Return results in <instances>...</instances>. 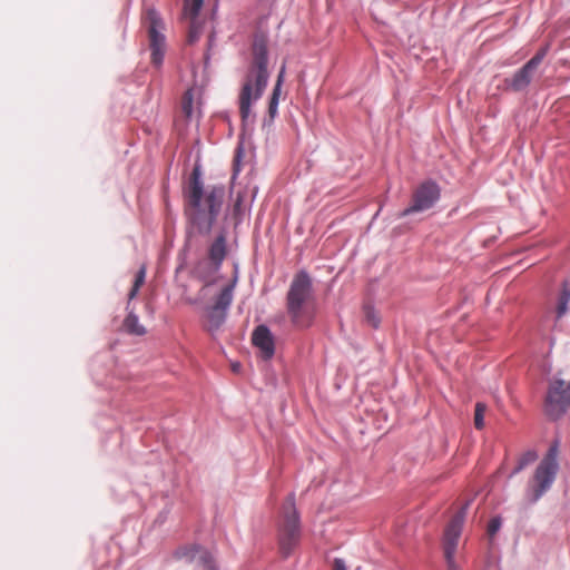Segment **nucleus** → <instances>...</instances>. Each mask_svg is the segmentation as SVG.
<instances>
[{"label": "nucleus", "mask_w": 570, "mask_h": 570, "mask_svg": "<svg viewBox=\"0 0 570 570\" xmlns=\"http://www.w3.org/2000/svg\"><path fill=\"white\" fill-rule=\"evenodd\" d=\"M185 214L199 233H208L222 207L224 187L210 186L204 189L198 168H194L184 187Z\"/></svg>", "instance_id": "1"}, {"label": "nucleus", "mask_w": 570, "mask_h": 570, "mask_svg": "<svg viewBox=\"0 0 570 570\" xmlns=\"http://www.w3.org/2000/svg\"><path fill=\"white\" fill-rule=\"evenodd\" d=\"M267 37L257 33L252 45V62L239 94V114L243 120L250 116L252 104L257 101L268 81Z\"/></svg>", "instance_id": "2"}, {"label": "nucleus", "mask_w": 570, "mask_h": 570, "mask_svg": "<svg viewBox=\"0 0 570 570\" xmlns=\"http://www.w3.org/2000/svg\"><path fill=\"white\" fill-rule=\"evenodd\" d=\"M286 312L292 325L299 330L313 325L317 314L312 278L305 271L296 273L286 293Z\"/></svg>", "instance_id": "3"}, {"label": "nucleus", "mask_w": 570, "mask_h": 570, "mask_svg": "<svg viewBox=\"0 0 570 570\" xmlns=\"http://www.w3.org/2000/svg\"><path fill=\"white\" fill-rule=\"evenodd\" d=\"M301 539L299 518L295 508L293 495H288L282 507V521L279 524L278 540L283 556L287 557L298 544Z\"/></svg>", "instance_id": "4"}, {"label": "nucleus", "mask_w": 570, "mask_h": 570, "mask_svg": "<svg viewBox=\"0 0 570 570\" xmlns=\"http://www.w3.org/2000/svg\"><path fill=\"white\" fill-rule=\"evenodd\" d=\"M558 444H552L538 465L533 475V500L543 495L554 482L559 465L557 461Z\"/></svg>", "instance_id": "5"}, {"label": "nucleus", "mask_w": 570, "mask_h": 570, "mask_svg": "<svg viewBox=\"0 0 570 570\" xmlns=\"http://www.w3.org/2000/svg\"><path fill=\"white\" fill-rule=\"evenodd\" d=\"M142 21L148 32L151 63L159 68L163 65L166 51V39L160 32L164 27L163 21L155 9L146 10Z\"/></svg>", "instance_id": "6"}, {"label": "nucleus", "mask_w": 570, "mask_h": 570, "mask_svg": "<svg viewBox=\"0 0 570 570\" xmlns=\"http://www.w3.org/2000/svg\"><path fill=\"white\" fill-rule=\"evenodd\" d=\"M440 194V187L435 181H423L413 190L410 206L402 210L399 217H406L432 208L439 200Z\"/></svg>", "instance_id": "7"}, {"label": "nucleus", "mask_w": 570, "mask_h": 570, "mask_svg": "<svg viewBox=\"0 0 570 570\" xmlns=\"http://www.w3.org/2000/svg\"><path fill=\"white\" fill-rule=\"evenodd\" d=\"M570 406V382L563 380L553 381L548 390L544 412L552 419H559Z\"/></svg>", "instance_id": "8"}, {"label": "nucleus", "mask_w": 570, "mask_h": 570, "mask_svg": "<svg viewBox=\"0 0 570 570\" xmlns=\"http://www.w3.org/2000/svg\"><path fill=\"white\" fill-rule=\"evenodd\" d=\"M468 503L463 505L450 520L449 524L444 530L443 550L444 557L449 569L454 570L455 562L454 557L456 553L459 539L461 537L462 528L464 524Z\"/></svg>", "instance_id": "9"}, {"label": "nucleus", "mask_w": 570, "mask_h": 570, "mask_svg": "<svg viewBox=\"0 0 570 570\" xmlns=\"http://www.w3.org/2000/svg\"><path fill=\"white\" fill-rule=\"evenodd\" d=\"M547 55V48L540 49L522 68H520L511 78H507L504 83L508 89L519 92L528 88L534 72L541 65Z\"/></svg>", "instance_id": "10"}, {"label": "nucleus", "mask_w": 570, "mask_h": 570, "mask_svg": "<svg viewBox=\"0 0 570 570\" xmlns=\"http://www.w3.org/2000/svg\"><path fill=\"white\" fill-rule=\"evenodd\" d=\"M176 556L178 559L194 563L198 570H217L210 553L198 546L183 547Z\"/></svg>", "instance_id": "11"}, {"label": "nucleus", "mask_w": 570, "mask_h": 570, "mask_svg": "<svg viewBox=\"0 0 570 570\" xmlns=\"http://www.w3.org/2000/svg\"><path fill=\"white\" fill-rule=\"evenodd\" d=\"M252 341L263 352L265 358L273 356L274 338L268 327L265 325L257 326L253 332Z\"/></svg>", "instance_id": "12"}, {"label": "nucleus", "mask_w": 570, "mask_h": 570, "mask_svg": "<svg viewBox=\"0 0 570 570\" xmlns=\"http://www.w3.org/2000/svg\"><path fill=\"white\" fill-rule=\"evenodd\" d=\"M208 256L214 272H217L226 257V238L224 235L217 236L210 245Z\"/></svg>", "instance_id": "13"}, {"label": "nucleus", "mask_w": 570, "mask_h": 570, "mask_svg": "<svg viewBox=\"0 0 570 570\" xmlns=\"http://www.w3.org/2000/svg\"><path fill=\"white\" fill-rule=\"evenodd\" d=\"M227 313L218 307L212 306L206 313L205 328L214 333L225 323Z\"/></svg>", "instance_id": "14"}, {"label": "nucleus", "mask_w": 570, "mask_h": 570, "mask_svg": "<svg viewBox=\"0 0 570 570\" xmlns=\"http://www.w3.org/2000/svg\"><path fill=\"white\" fill-rule=\"evenodd\" d=\"M122 326L124 330L130 335L141 336L146 334L145 326L139 323L138 316L132 312L128 313L124 320Z\"/></svg>", "instance_id": "15"}, {"label": "nucleus", "mask_w": 570, "mask_h": 570, "mask_svg": "<svg viewBox=\"0 0 570 570\" xmlns=\"http://www.w3.org/2000/svg\"><path fill=\"white\" fill-rule=\"evenodd\" d=\"M234 284L225 286L217 296L213 306L218 307L227 313L228 307L233 302Z\"/></svg>", "instance_id": "16"}, {"label": "nucleus", "mask_w": 570, "mask_h": 570, "mask_svg": "<svg viewBox=\"0 0 570 570\" xmlns=\"http://www.w3.org/2000/svg\"><path fill=\"white\" fill-rule=\"evenodd\" d=\"M570 302V286L566 281L562 283V289L559 297V303L557 307V317H562L568 312V304Z\"/></svg>", "instance_id": "17"}, {"label": "nucleus", "mask_w": 570, "mask_h": 570, "mask_svg": "<svg viewBox=\"0 0 570 570\" xmlns=\"http://www.w3.org/2000/svg\"><path fill=\"white\" fill-rule=\"evenodd\" d=\"M281 91H282V87L275 85L273 88L271 99H269V104H268V116H269L271 120H274V118L277 115Z\"/></svg>", "instance_id": "18"}, {"label": "nucleus", "mask_w": 570, "mask_h": 570, "mask_svg": "<svg viewBox=\"0 0 570 570\" xmlns=\"http://www.w3.org/2000/svg\"><path fill=\"white\" fill-rule=\"evenodd\" d=\"M145 278H146V267L141 266L140 269L138 271V273L136 274L132 288L129 292V295H128L129 301L134 299L137 296L139 288L145 283Z\"/></svg>", "instance_id": "19"}, {"label": "nucleus", "mask_w": 570, "mask_h": 570, "mask_svg": "<svg viewBox=\"0 0 570 570\" xmlns=\"http://www.w3.org/2000/svg\"><path fill=\"white\" fill-rule=\"evenodd\" d=\"M204 0H188L184 7V13L195 20L202 9Z\"/></svg>", "instance_id": "20"}, {"label": "nucleus", "mask_w": 570, "mask_h": 570, "mask_svg": "<svg viewBox=\"0 0 570 570\" xmlns=\"http://www.w3.org/2000/svg\"><path fill=\"white\" fill-rule=\"evenodd\" d=\"M181 110L186 118H191L194 114V96L193 90H187L181 99Z\"/></svg>", "instance_id": "21"}, {"label": "nucleus", "mask_w": 570, "mask_h": 570, "mask_svg": "<svg viewBox=\"0 0 570 570\" xmlns=\"http://www.w3.org/2000/svg\"><path fill=\"white\" fill-rule=\"evenodd\" d=\"M538 458V454L534 451H527L521 455L519 459L518 465L512 471V474L519 473L521 470H523L527 465L533 463Z\"/></svg>", "instance_id": "22"}, {"label": "nucleus", "mask_w": 570, "mask_h": 570, "mask_svg": "<svg viewBox=\"0 0 570 570\" xmlns=\"http://www.w3.org/2000/svg\"><path fill=\"white\" fill-rule=\"evenodd\" d=\"M363 311L367 324L374 328H377L381 323V317L371 305H365Z\"/></svg>", "instance_id": "23"}, {"label": "nucleus", "mask_w": 570, "mask_h": 570, "mask_svg": "<svg viewBox=\"0 0 570 570\" xmlns=\"http://www.w3.org/2000/svg\"><path fill=\"white\" fill-rule=\"evenodd\" d=\"M487 411V406L484 403L478 402L474 409V426L478 430H482L484 428V414Z\"/></svg>", "instance_id": "24"}, {"label": "nucleus", "mask_w": 570, "mask_h": 570, "mask_svg": "<svg viewBox=\"0 0 570 570\" xmlns=\"http://www.w3.org/2000/svg\"><path fill=\"white\" fill-rule=\"evenodd\" d=\"M501 527V520L499 518H493L490 520L488 524V533L489 535H494Z\"/></svg>", "instance_id": "25"}, {"label": "nucleus", "mask_w": 570, "mask_h": 570, "mask_svg": "<svg viewBox=\"0 0 570 570\" xmlns=\"http://www.w3.org/2000/svg\"><path fill=\"white\" fill-rule=\"evenodd\" d=\"M199 33H200V30L199 28L195 24V20L191 21L190 23V28H189V33H188V41L190 43H193L194 41H196L199 37Z\"/></svg>", "instance_id": "26"}, {"label": "nucleus", "mask_w": 570, "mask_h": 570, "mask_svg": "<svg viewBox=\"0 0 570 570\" xmlns=\"http://www.w3.org/2000/svg\"><path fill=\"white\" fill-rule=\"evenodd\" d=\"M240 157H242V153L240 150L238 149L237 153H236V156L234 158V176H236L239 170H240Z\"/></svg>", "instance_id": "27"}, {"label": "nucleus", "mask_w": 570, "mask_h": 570, "mask_svg": "<svg viewBox=\"0 0 570 570\" xmlns=\"http://www.w3.org/2000/svg\"><path fill=\"white\" fill-rule=\"evenodd\" d=\"M333 570H346L344 561L342 559H335Z\"/></svg>", "instance_id": "28"}, {"label": "nucleus", "mask_w": 570, "mask_h": 570, "mask_svg": "<svg viewBox=\"0 0 570 570\" xmlns=\"http://www.w3.org/2000/svg\"><path fill=\"white\" fill-rule=\"evenodd\" d=\"M284 75H285V66L283 65L281 70H279V73L277 76V80H276V83L277 86H281L283 85V81H284Z\"/></svg>", "instance_id": "29"}, {"label": "nucleus", "mask_w": 570, "mask_h": 570, "mask_svg": "<svg viewBox=\"0 0 570 570\" xmlns=\"http://www.w3.org/2000/svg\"><path fill=\"white\" fill-rule=\"evenodd\" d=\"M243 198L240 195L237 196L235 203H234V214H238L240 212Z\"/></svg>", "instance_id": "30"}, {"label": "nucleus", "mask_w": 570, "mask_h": 570, "mask_svg": "<svg viewBox=\"0 0 570 570\" xmlns=\"http://www.w3.org/2000/svg\"><path fill=\"white\" fill-rule=\"evenodd\" d=\"M238 367H239V365H234V366H233V370H234V371H237V370H238Z\"/></svg>", "instance_id": "31"}]
</instances>
